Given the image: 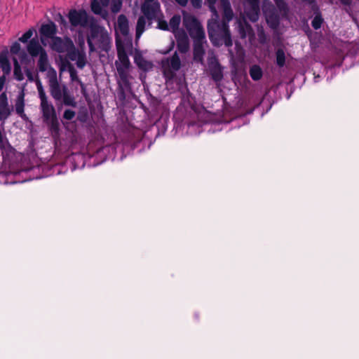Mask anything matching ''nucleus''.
<instances>
[{
	"mask_svg": "<svg viewBox=\"0 0 359 359\" xmlns=\"http://www.w3.org/2000/svg\"><path fill=\"white\" fill-rule=\"evenodd\" d=\"M208 33L210 41L215 47L222 45L229 48L233 45L229 25L217 19H212L208 23Z\"/></svg>",
	"mask_w": 359,
	"mask_h": 359,
	"instance_id": "1",
	"label": "nucleus"
},
{
	"mask_svg": "<svg viewBox=\"0 0 359 359\" xmlns=\"http://www.w3.org/2000/svg\"><path fill=\"white\" fill-rule=\"evenodd\" d=\"M93 41L97 42L98 48L102 50L107 51L110 48L111 37L107 31L104 27L96 23L90 25V32L87 36V43L90 53L96 50Z\"/></svg>",
	"mask_w": 359,
	"mask_h": 359,
	"instance_id": "2",
	"label": "nucleus"
},
{
	"mask_svg": "<svg viewBox=\"0 0 359 359\" xmlns=\"http://www.w3.org/2000/svg\"><path fill=\"white\" fill-rule=\"evenodd\" d=\"M116 45L117 56L120 61V63L116 62L117 72L123 85L126 88H129L130 83L128 79V73L127 69H129L130 62L123 43L121 41H116Z\"/></svg>",
	"mask_w": 359,
	"mask_h": 359,
	"instance_id": "3",
	"label": "nucleus"
},
{
	"mask_svg": "<svg viewBox=\"0 0 359 359\" xmlns=\"http://www.w3.org/2000/svg\"><path fill=\"white\" fill-rule=\"evenodd\" d=\"M48 81L53 97L57 101L62 102L64 105H67V90L65 86L61 88L57 80V72L55 69H50L48 74Z\"/></svg>",
	"mask_w": 359,
	"mask_h": 359,
	"instance_id": "4",
	"label": "nucleus"
},
{
	"mask_svg": "<svg viewBox=\"0 0 359 359\" xmlns=\"http://www.w3.org/2000/svg\"><path fill=\"white\" fill-rule=\"evenodd\" d=\"M184 25L194 41L205 39L204 29L196 17L191 15L185 17Z\"/></svg>",
	"mask_w": 359,
	"mask_h": 359,
	"instance_id": "5",
	"label": "nucleus"
},
{
	"mask_svg": "<svg viewBox=\"0 0 359 359\" xmlns=\"http://www.w3.org/2000/svg\"><path fill=\"white\" fill-rule=\"evenodd\" d=\"M69 60L75 61L79 69H83L87 63L86 52L83 48L76 49L71 39L69 38Z\"/></svg>",
	"mask_w": 359,
	"mask_h": 359,
	"instance_id": "6",
	"label": "nucleus"
},
{
	"mask_svg": "<svg viewBox=\"0 0 359 359\" xmlns=\"http://www.w3.org/2000/svg\"><path fill=\"white\" fill-rule=\"evenodd\" d=\"M159 9L160 4L158 0H144V2L141 6L142 13L149 20L156 18Z\"/></svg>",
	"mask_w": 359,
	"mask_h": 359,
	"instance_id": "7",
	"label": "nucleus"
},
{
	"mask_svg": "<svg viewBox=\"0 0 359 359\" xmlns=\"http://www.w3.org/2000/svg\"><path fill=\"white\" fill-rule=\"evenodd\" d=\"M41 42L43 46H47L50 39L55 37L57 32L55 25L50 22L49 23L42 25L40 28Z\"/></svg>",
	"mask_w": 359,
	"mask_h": 359,
	"instance_id": "8",
	"label": "nucleus"
},
{
	"mask_svg": "<svg viewBox=\"0 0 359 359\" xmlns=\"http://www.w3.org/2000/svg\"><path fill=\"white\" fill-rule=\"evenodd\" d=\"M69 22L73 26H86L88 23V15L86 12L85 11H69Z\"/></svg>",
	"mask_w": 359,
	"mask_h": 359,
	"instance_id": "9",
	"label": "nucleus"
},
{
	"mask_svg": "<svg viewBox=\"0 0 359 359\" xmlns=\"http://www.w3.org/2000/svg\"><path fill=\"white\" fill-rule=\"evenodd\" d=\"M41 108L43 112V116L46 121L52 123L53 127H55V112L53 105L48 103V100H41Z\"/></svg>",
	"mask_w": 359,
	"mask_h": 359,
	"instance_id": "10",
	"label": "nucleus"
},
{
	"mask_svg": "<svg viewBox=\"0 0 359 359\" xmlns=\"http://www.w3.org/2000/svg\"><path fill=\"white\" fill-rule=\"evenodd\" d=\"M13 111V107L8 104V97L5 92L0 95V121L6 120Z\"/></svg>",
	"mask_w": 359,
	"mask_h": 359,
	"instance_id": "11",
	"label": "nucleus"
},
{
	"mask_svg": "<svg viewBox=\"0 0 359 359\" xmlns=\"http://www.w3.org/2000/svg\"><path fill=\"white\" fill-rule=\"evenodd\" d=\"M204 43H206L205 39L194 41L193 43V59L195 62L201 64H203V57L205 54Z\"/></svg>",
	"mask_w": 359,
	"mask_h": 359,
	"instance_id": "12",
	"label": "nucleus"
},
{
	"mask_svg": "<svg viewBox=\"0 0 359 359\" xmlns=\"http://www.w3.org/2000/svg\"><path fill=\"white\" fill-rule=\"evenodd\" d=\"M27 50L32 57H36L40 55L43 51H46L41 46L37 37L32 38L29 40L27 45Z\"/></svg>",
	"mask_w": 359,
	"mask_h": 359,
	"instance_id": "13",
	"label": "nucleus"
},
{
	"mask_svg": "<svg viewBox=\"0 0 359 359\" xmlns=\"http://www.w3.org/2000/svg\"><path fill=\"white\" fill-rule=\"evenodd\" d=\"M210 74L215 81H219L223 78V73L221 66L216 58H213L209 62Z\"/></svg>",
	"mask_w": 359,
	"mask_h": 359,
	"instance_id": "14",
	"label": "nucleus"
},
{
	"mask_svg": "<svg viewBox=\"0 0 359 359\" xmlns=\"http://www.w3.org/2000/svg\"><path fill=\"white\" fill-rule=\"evenodd\" d=\"M50 40L51 41L48 43H50V46L53 50L60 53L67 50V36H65L64 40L57 36H55Z\"/></svg>",
	"mask_w": 359,
	"mask_h": 359,
	"instance_id": "15",
	"label": "nucleus"
},
{
	"mask_svg": "<svg viewBox=\"0 0 359 359\" xmlns=\"http://www.w3.org/2000/svg\"><path fill=\"white\" fill-rule=\"evenodd\" d=\"M35 170H38L36 168H30L29 169L21 170L19 172L15 173L16 177H22V179L17 178L14 182H11V184L22 183L34 179H39V177L32 176L30 172H34Z\"/></svg>",
	"mask_w": 359,
	"mask_h": 359,
	"instance_id": "16",
	"label": "nucleus"
},
{
	"mask_svg": "<svg viewBox=\"0 0 359 359\" xmlns=\"http://www.w3.org/2000/svg\"><path fill=\"white\" fill-rule=\"evenodd\" d=\"M39 70L41 72H46V76L48 77V72L52 68L48 62V57L46 51H43L40 55H39V60L37 63Z\"/></svg>",
	"mask_w": 359,
	"mask_h": 359,
	"instance_id": "17",
	"label": "nucleus"
},
{
	"mask_svg": "<svg viewBox=\"0 0 359 359\" xmlns=\"http://www.w3.org/2000/svg\"><path fill=\"white\" fill-rule=\"evenodd\" d=\"M221 4L223 8V16L221 22H224L229 25L230 20L233 17V10L229 0H221Z\"/></svg>",
	"mask_w": 359,
	"mask_h": 359,
	"instance_id": "18",
	"label": "nucleus"
},
{
	"mask_svg": "<svg viewBox=\"0 0 359 359\" xmlns=\"http://www.w3.org/2000/svg\"><path fill=\"white\" fill-rule=\"evenodd\" d=\"M117 25L121 34L126 36L129 34V22L127 17L124 14L118 15L117 19Z\"/></svg>",
	"mask_w": 359,
	"mask_h": 359,
	"instance_id": "19",
	"label": "nucleus"
},
{
	"mask_svg": "<svg viewBox=\"0 0 359 359\" xmlns=\"http://www.w3.org/2000/svg\"><path fill=\"white\" fill-rule=\"evenodd\" d=\"M97 0H92L90 4L91 11L96 15H99L102 18L107 20L109 16L108 11L103 9L102 6Z\"/></svg>",
	"mask_w": 359,
	"mask_h": 359,
	"instance_id": "20",
	"label": "nucleus"
},
{
	"mask_svg": "<svg viewBox=\"0 0 359 359\" xmlns=\"http://www.w3.org/2000/svg\"><path fill=\"white\" fill-rule=\"evenodd\" d=\"M177 48L181 53H186L189 49V42L185 34L177 37Z\"/></svg>",
	"mask_w": 359,
	"mask_h": 359,
	"instance_id": "21",
	"label": "nucleus"
},
{
	"mask_svg": "<svg viewBox=\"0 0 359 359\" xmlns=\"http://www.w3.org/2000/svg\"><path fill=\"white\" fill-rule=\"evenodd\" d=\"M24 97H25V94L22 91L18 95L16 100H15V104L16 114L18 115H19L22 118H24L26 116V115L24 113V107H25Z\"/></svg>",
	"mask_w": 359,
	"mask_h": 359,
	"instance_id": "22",
	"label": "nucleus"
},
{
	"mask_svg": "<svg viewBox=\"0 0 359 359\" xmlns=\"http://www.w3.org/2000/svg\"><path fill=\"white\" fill-rule=\"evenodd\" d=\"M260 13L259 6H248L246 7L245 13L248 18L252 22H255L259 19Z\"/></svg>",
	"mask_w": 359,
	"mask_h": 359,
	"instance_id": "23",
	"label": "nucleus"
},
{
	"mask_svg": "<svg viewBox=\"0 0 359 359\" xmlns=\"http://www.w3.org/2000/svg\"><path fill=\"white\" fill-rule=\"evenodd\" d=\"M249 74L253 81H257L262 78L263 71L259 65H253L250 68Z\"/></svg>",
	"mask_w": 359,
	"mask_h": 359,
	"instance_id": "24",
	"label": "nucleus"
},
{
	"mask_svg": "<svg viewBox=\"0 0 359 359\" xmlns=\"http://www.w3.org/2000/svg\"><path fill=\"white\" fill-rule=\"evenodd\" d=\"M0 67L5 74H8L11 72V64L5 53L0 54Z\"/></svg>",
	"mask_w": 359,
	"mask_h": 359,
	"instance_id": "25",
	"label": "nucleus"
},
{
	"mask_svg": "<svg viewBox=\"0 0 359 359\" xmlns=\"http://www.w3.org/2000/svg\"><path fill=\"white\" fill-rule=\"evenodd\" d=\"M146 20L145 16H140L137 19L136 25V38L141 36L145 29Z\"/></svg>",
	"mask_w": 359,
	"mask_h": 359,
	"instance_id": "26",
	"label": "nucleus"
},
{
	"mask_svg": "<svg viewBox=\"0 0 359 359\" xmlns=\"http://www.w3.org/2000/svg\"><path fill=\"white\" fill-rule=\"evenodd\" d=\"M276 64L279 67H283L285 64V54L282 48H278L276 52Z\"/></svg>",
	"mask_w": 359,
	"mask_h": 359,
	"instance_id": "27",
	"label": "nucleus"
},
{
	"mask_svg": "<svg viewBox=\"0 0 359 359\" xmlns=\"http://www.w3.org/2000/svg\"><path fill=\"white\" fill-rule=\"evenodd\" d=\"M69 74L70 76V78L72 81H78L80 84L82 90L85 89V85L84 83L79 79L77 76V72L74 69V67L69 62Z\"/></svg>",
	"mask_w": 359,
	"mask_h": 359,
	"instance_id": "28",
	"label": "nucleus"
},
{
	"mask_svg": "<svg viewBox=\"0 0 359 359\" xmlns=\"http://www.w3.org/2000/svg\"><path fill=\"white\" fill-rule=\"evenodd\" d=\"M170 67L175 71H178L181 67L180 58L177 52L170 58Z\"/></svg>",
	"mask_w": 359,
	"mask_h": 359,
	"instance_id": "29",
	"label": "nucleus"
},
{
	"mask_svg": "<svg viewBox=\"0 0 359 359\" xmlns=\"http://www.w3.org/2000/svg\"><path fill=\"white\" fill-rule=\"evenodd\" d=\"M14 62V76L16 80L22 81L23 79V74L21 70V67L17 60V59H13Z\"/></svg>",
	"mask_w": 359,
	"mask_h": 359,
	"instance_id": "30",
	"label": "nucleus"
},
{
	"mask_svg": "<svg viewBox=\"0 0 359 359\" xmlns=\"http://www.w3.org/2000/svg\"><path fill=\"white\" fill-rule=\"evenodd\" d=\"M123 1L122 0H111L110 9L112 13H118L122 8Z\"/></svg>",
	"mask_w": 359,
	"mask_h": 359,
	"instance_id": "31",
	"label": "nucleus"
},
{
	"mask_svg": "<svg viewBox=\"0 0 359 359\" xmlns=\"http://www.w3.org/2000/svg\"><path fill=\"white\" fill-rule=\"evenodd\" d=\"M181 22V18L178 15H174L170 20L169 26L175 31L179 28Z\"/></svg>",
	"mask_w": 359,
	"mask_h": 359,
	"instance_id": "32",
	"label": "nucleus"
},
{
	"mask_svg": "<svg viewBox=\"0 0 359 359\" xmlns=\"http://www.w3.org/2000/svg\"><path fill=\"white\" fill-rule=\"evenodd\" d=\"M36 84L39 93V96L41 100L47 99V97L46 95L45 91L43 90L42 83L40 81V79L38 78V76H36Z\"/></svg>",
	"mask_w": 359,
	"mask_h": 359,
	"instance_id": "33",
	"label": "nucleus"
},
{
	"mask_svg": "<svg viewBox=\"0 0 359 359\" xmlns=\"http://www.w3.org/2000/svg\"><path fill=\"white\" fill-rule=\"evenodd\" d=\"M276 5L280 12L283 15H287L288 13V7L284 0H275Z\"/></svg>",
	"mask_w": 359,
	"mask_h": 359,
	"instance_id": "34",
	"label": "nucleus"
},
{
	"mask_svg": "<svg viewBox=\"0 0 359 359\" xmlns=\"http://www.w3.org/2000/svg\"><path fill=\"white\" fill-rule=\"evenodd\" d=\"M323 19L320 13L316 15L311 22V25L314 29H318L321 27Z\"/></svg>",
	"mask_w": 359,
	"mask_h": 359,
	"instance_id": "35",
	"label": "nucleus"
},
{
	"mask_svg": "<svg viewBox=\"0 0 359 359\" xmlns=\"http://www.w3.org/2000/svg\"><path fill=\"white\" fill-rule=\"evenodd\" d=\"M88 118V113L86 108H82L81 109L77 114V119L81 121V123H85L87 121Z\"/></svg>",
	"mask_w": 359,
	"mask_h": 359,
	"instance_id": "36",
	"label": "nucleus"
},
{
	"mask_svg": "<svg viewBox=\"0 0 359 359\" xmlns=\"http://www.w3.org/2000/svg\"><path fill=\"white\" fill-rule=\"evenodd\" d=\"M33 35V32L31 29H29L27 31L25 34H22L21 37L19 38V41L22 43H27L31 39L32 36Z\"/></svg>",
	"mask_w": 359,
	"mask_h": 359,
	"instance_id": "37",
	"label": "nucleus"
},
{
	"mask_svg": "<svg viewBox=\"0 0 359 359\" xmlns=\"http://www.w3.org/2000/svg\"><path fill=\"white\" fill-rule=\"evenodd\" d=\"M267 22L272 28H276L279 25V20L277 16L271 15L267 19Z\"/></svg>",
	"mask_w": 359,
	"mask_h": 359,
	"instance_id": "38",
	"label": "nucleus"
},
{
	"mask_svg": "<svg viewBox=\"0 0 359 359\" xmlns=\"http://www.w3.org/2000/svg\"><path fill=\"white\" fill-rule=\"evenodd\" d=\"M158 28L163 31H168L169 30V25L166 20L159 19L158 20Z\"/></svg>",
	"mask_w": 359,
	"mask_h": 359,
	"instance_id": "39",
	"label": "nucleus"
},
{
	"mask_svg": "<svg viewBox=\"0 0 359 359\" xmlns=\"http://www.w3.org/2000/svg\"><path fill=\"white\" fill-rule=\"evenodd\" d=\"M21 49L20 44L18 42H15L11 46V53L14 55H17L20 53Z\"/></svg>",
	"mask_w": 359,
	"mask_h": 359,
	"instance_id": "40",
	"label": "nucleus"
},
{
	"mask_svg": "<svg viewBox=\"0 0 359 359\" xmlns=\"http://www.w3.org/2000/svg\"><path fill=\"white\" fill-rule=\"evenodd\" d=\"M205 1L208 4V6H209V8H210V11L212 13H214V14L215 15L216 18H218V15H217L216 8L215 7V4L217 0H205Z\"/></svg>",
	"mask_w": 359,
	"mask_h": 359,
	"instance_id": "41",
	"label": "nucleus"
},
{
	"mask_svg": "<svg viewBox=\"0 0 359 359\" xmlns=\"http://www.w3.org/2000/svg\"><path fill=\"white\" fill-rule=\"evenodd\" d=\"M118 96L120 100H124L126 99V94L124 90L120 83H118Z\"/></svg>",
	"mask_w": 359,
	"mask_h": 359,
	"instance_id": "42",
	"label": "nucleus"
},
{
	"mask_svg": "<svg viewBox=\"0 0 359 359\" xmlns=\"http://www.w3.org/2000/svg\"><path fill=\"white\" fill-rule=\"evenodd\" d=\"M25 74H26V76H27V79H28L29 81H31V82H32V81H36L35 76H34V73H33L30 69H27L25 70Z\"/></svg>",
	"mask_w": 359,
	"mask_h": 359,
	"instance_id": "43",
	"label": "nucleus"
},
{
	"mask_svg": "<svg viewBox=\"0 0 359 359\" xmlns=\"http://www.w3.org/2000/svg\"><path fill=\"white\" fill-rule=\"evenodd\" d=\"M191 5L195 8H200L202 5V0H190Z\"/></svg>",
	"mask_w": 359,
	"mask_h": 359,
	"instance_id": "44",
	"label": "nucleus"
},
{
	"mask_svg": "<svg viewBox=\"0 0 359 359\" xmlns=\"http://www.w3.org/2000/svg\"><path fill=\"white\" fill-rule=\"evenodd\" d=\"M248 6H259V0H246Z\"/></svg>",
	"mask_w": 359,
	"mask_h": 359,
	"instance_id": "45",
	"label": "nucleus"
},
{
	"mask_svg": "<svg viewBox=\"0 0 359 359\" xmlns=\"http://www.w3.org/2000/svg\"><path fill=\"white\" fill-rule=\"evenodd\" d=\"M175 1L179 4L181 6H186L187 3H188V0H175Z\"/></svg>",
	"mask_w": 359,
	"mask_h": 359,
	"instance_id": "46",
	"label": "nucleus"
},
{
	"mask_svg": "<svg viewBox=\"0 0 359 359\" xmlns=\"http://www.w3.org/2000/svg\"><path fill=\"white\" fill-rule=\"evenodd\" d=\"M74 116H75V112L74 111L69 109V121L74 118Z\"/></svg>",
	"mask_w": 359,
	"mask_h": 359,
	"instance_id": "47",
	"label": "nucleus"
},
{
	"mask_svg": "<svg viewBox=\"0 0 359 359\" xmlns=\"http://www.w3.org/2000/svg\"><path fill=\"white\" fill-rule=\"evenodd\" d=\"M100 2H101V4L102 5V6H107L108 4H109V0H100Z\"/></svg>",
	"mask_w": 359,
	"mask_h": 359,
	"instance_id": "48",
	"label": "nucleus"
},
{
	"mask_svg": "<svg viewBox=\"0 0 359 359\" xmlns=\"http://www.w3.org/2000/svg\"><path fill=\"white\" fill-rule=\"evenodd\" d=\"M73 102H74V97H71V96L69 95V101H68L69 106H70V105H74Z\"/></svg>",
	"mask_w": 359,
	"mask_h": 359,
	"instance_id": "49",
	"label": "nucleus"
},
{
	"mask_svg": "<svg viewBox=\"0 0 359 359\" xmlns=\"http://www.w3.org/2000/svg\"><path fill=\"white\" fill-rule=\"evenodd\" d=\"M62 116L65 121L67 120V109L64 110Z\"/></svg>",
	"mask_w": 359,
	"mask_h": 359,
	"instance_id": "50",
	"label": "nucleus"
},
{
	"mask_svg": "<svg viewBox=\"0 0 359 359\" xmlns=\"http://www.w3.org/2000/svg\"><path fill=\"white\" fill-rule=\"evenodd\" d=\"M67 62V58H66V56H65L64 60H63V62H62V67H63V68L66 66V63Z\"/></svg>",
	"mask_w": 359,
	"mask_h": 359,
	"instance_id": "51",
	"label": "nucleus"
},
{
	"mask_svg": "<svg viewBox=\"0 0 359 359\" xmlns=\"http://www.w3.org/2000/svg\"><path fill=\"white\" fill-rule=\"evenodd\" d=\"M138 66H139L140 68L144 69V67H143V65H142L141 64H138Z\"/></svg>",
	"mask_w": 359,
	"mask_h": 359,
	"instance_id": "52",
	"label": "nucleus"
},
{
	"mask_svg": "<svg viewBox=\"0 0 359 359\" xmlns=\"http://www.w3.org/2000/svg\"><path fill=\"white\" fill-rule=\"evenodd\" d=\"M57 173H58V174H60V173H62V172H61V171L58 170Z\"/></svg>",
	"mask_w": 359,
	"mask_h": 359,
	"instance_id": "53",
	"label": "nucleus"
}]
</instances>
